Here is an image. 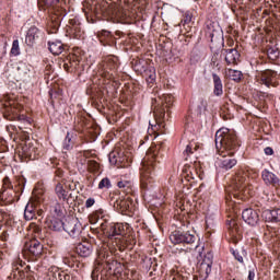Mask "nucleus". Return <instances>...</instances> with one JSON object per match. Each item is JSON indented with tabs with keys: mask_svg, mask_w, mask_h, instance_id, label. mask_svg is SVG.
<instances>
[{
	"mask_svg": "<svg viewBox=\"0 0 280 280\" xmlns=\"http://www.w3.org/2000/svg\"><path fill=\"white\" fill-rule=\"evenodd\" d=\"M215 148L222 170H233L237 165V160L234 159L235 150H237V136L235 131L229 128H221L215 133Z\"/></svg>",
	"mask_w": 280,
	"mask_h": 280,
	"instance_id": "obj_1",
	"label": "nucleus"
},
{
	"mask_svg": "<svg viewBox=\"0 0 280 280\" xmlns=\"http://www.w3.org/2000/svg\"><path fill=\"white\" fill-rule=\"evenodd\" d=\"M159 165V151L156 148L149 149L147 158L142 162L140 172V183L142 189H152L154 186V178L156 176L155 170Z\"/></svg>",
	"mask_w": 280,
	"mask_h": 280,
	"instance_id": "obj_2",
	"label": "nucleus"
},
{
	"mask_svg": "<svg viewBox=\"0 0 280 280\" xmlns=\"http://www.w3.org/2000/svg\"><path fill=\"white\" fill-rule=\"evenodd\" d=\"M248 173H246L244 170H240L235 177H234V183H233V189H234V198H244L242 196H246V189L248 185Z\"/></svg>",
	"mask_w": 280,
	"mask_h": 280,
	"instance_id": "obj_3",
	"label": "nucleus"
},
{
	"mask_svg": "<svg viewBox=\"0 0 280 280\" xmlns=\"http://www.w3.org/2000/svg\"><path fill=\"white\" fill-rule=\"evenodd\" d=\"M172 244H196L198 236L191 232L174 231L170 235Z\"/></svg>",
	"mask_w": 280,
	"mask_h": 280,
	"instance_id": "obj_4",
	"label": "nucleus"
},
{
	"mask_svg": "<svg viewBox=\"0 0 280 280\" xmlns=\"http://www.w3.org/2000/svg\"><path fill=\"white\" fill-rule=\"evenodd\" d=\"M63 231L70 234L71 237H80L84 228L78 218L69 217L65 222Z\"/></svg>",
	"mask_w": 280,
	"mask_h": 280,
	"instance_id": "obj_5",
	"label": "nucleus"
},
{
	"mask_svg": "<svg viewBox=\"0 0 280 280\" xmlns=\"http://www.w3.org/2000/svg\"><path fill=\"white\" fill-rule=\"evenodd\" d=\"M213 266V254L208 252L205 256L202 261L197 266L199 275L207 279L209 275H211V268Z\"/></svg>",
	"mask_w": 280,
	"mask_h": 280,
	"instance_id": "obj_6",
	"label": "nucleus"
},
{
	"mask_svg": "<svg viewBox=\"0 0 280 280\" xmlns=\"http://www.w3.org/2000/svg\"><path fill=\"white\" fill-rule=\"evenodd\" d=\"M279 78L280 75L275 70H265L260 72V81L265 86H279Z\"/></svg>",
	"mask_w": 280,
	"mask_h": 280,
	"instance_id": "obj_7",
	"label": "nucleus"
},
{
	"mask_svg": "<svg viewBox=\"0 0 280 280\" xmlns=\"http://www.w3.org/2000/svg\"><path fill=\"white\" fill-rule=\"evenodd\" d=\"M55 194L58 198V200H62V202H67V205H69V202H71V200H75V197L73 196V194H69V191H67V189H65V185L62 184V182H58L55 186Z\"/></svg>",
	"mask_w": 280,
	"mask_h": 280,
	"instance_id": "obj_8",
	"label": "nucleus"
},
{
	"mask_svg": "<svg viewBox=\"0 0 280 280\" xmlns=\"http://www.w3.org/2000/svg\"><path fill=\"white\" fill-rule=\"evenodd\" d=\"M242 219L249 226H256L259 222V212L255 209L247 208L243 210Z\"/></svg>",
	"mask_w": 280,
	"mask_h": 280,
	"instance_id": "obj_9",
	"label": "nucleus"
},
{
	"mask_svg": "<svg viewBox=\"0 0 280 280\" xmlns=\"http://www.w3.org/2000/svg\"><path fill=\"white\" fill-rule=\"evenodd\" d=\"M221 56L224 58L226 65H237V60H240V51L235 48H223Z\"/></svg>",
	"mask_w": 280,
	"mask_h": 280,
	"instance_id": "obj_10",
	"label": "nucleus"
},
{
	"mask_svg": "<svg viewBox=\"0 0 280 280\" xmlns=\"http://www.w3.org/2000/svg\"><path fill=\"white\" fill-rule=\"evenodd\" d=\"M117 57H108L103 65V75L105 78H113L115 71H117Z\"/></svg>",
	"mask_w": 280,
	"mask_h": 280,
	"instance_id": "obj_11",
	"label": "nucleus"
},
{
	"mask_svg": "<svg viewBox=\"0 0 280 280\" xmlns=\"http://www.w3.org/2000/svg\"><path fill=\"white\" fill-rule=\"evenodd\" d=\"M126 235V225L124 223H116L109 226L107 230V236L113 240V237H124Z\"/></svg>",
	"mask_w": 280,
	"mask_h": 280,
	"instance_id": "obj_12",
	"label": "nucleus"
},
{
	"mask_svg": "<svg viewBox=\"0 0 280 280\" xmlns=\"http://www.w3.org/2000/svg\"><path fill=\"white\" fill-rule=\"evenodd\" d=\"M30 78V68H27V65L21 62L19 63L16 70L14 71V79L16 82H24V80H27Z\"/></svg>",
	"mask_w": 280,
	"mask_h": 280,
	"instance_id": "obj_13",
	"label": "nucleus"
},
{
	"mask_svg": "<svg viewBox=\"0 0 280 280\" xmlns=\"http://www.w3.org/2000/svg\"><path fill=\"white\" fill-rule=\"evenodd\" d=\"M25 248L28 249V252L31 253V255H33V257H40V255H43V244L36 240L31 241L30 243L25 244Z\"/></svg>",
	"mask_w": 280,
	"mask_h": 280,
	"instance_id": "obj_14",
	"label": "nucleus"
},
{
	"mask_svg": "<svg viewBox=\"0 0 280 280\" xmlns=\"http://www.w3.org/2000/svg\"><path fill=\"white\" fill-rule=\"evenodd\" d=\"M79 257H91L93 245L89 242L79 243L75 247Z\"/></svg>",
	"mask_w": 280,
	"mask_h": 280,
	"instance_id": "obj_15",
	"label": "nucleus"
},
{
	"mask_svg": "<svg viewBox=\"0 0 280 280\" xmlns=\"http://www.w3.org/2000/svg\"><path fill=\"white\" fill-rule=\"evenodd\" d=\"M114 207H115V209H117V211H120V213H126L127 211H131L132 210V199H130V198L117 199L114 202Z\"/></svg>",
	"mask_w": 280,
	"mask_h": 280,
	"instance_id": "obj_16",
	"label": "nucleus"
},
{
	"mask_svg": "<svg viewBox=\"0 0 280 280\" xmlns=\"http://www.w3.org/2000/svg\"><path fill=\"white\" fill-rule=\"evenodd\" d=\"M38 38H40V30L33 26L26 33L25 43L26 45H28V47H33L36 40H38Z\"/></svg>",
	"mask_w": 280,
	"mask_h": 280,
	"instance_id": "obj_17",
	"label": "nucleus"
},
{
	"mask_svg": "<svg viewBox=\"0 0 280 280\" xmlns=\"http://www.w3.org/2000/svg\"><path fill=\"white\" fill-rule=\"evenodd\" d=\"M261 176L266 185H272L273 187H278V185H280L279 177L268 170H264Z\"/></svg>",
	"mask_w": 280,
	"mask_h": 280,
	"instance_id": "obj_18",
	"label": "nucleus"
},
{
	"mask_svg": "<svg viewBox=\"0 0 280 280\" xmlns=\"http://www.w3.org/2000/svg\"><path fill=\"white\" fill-rule=\"evenodd\" d=\"M46 226H48L50 231H65V222L56 217L48 218L46 220Z\"/></svg>",
	"mask_w": 280,
	"mask_h": 280,
	"instance_id": "obj_19",
	"label": "nucleus"
},
{
	"mask_svg": "<svg viewBox=\"0 0 280 280\" xmlns=\"http://www.w3.org/2000/svg\"><path fill=\"white\" fill-rule=\"evenodd\" d=\"M36 200H31L24 210V220H36Z\"/></svg>",
	"mask_w": 280,
	"mask_h": 280,
	"instance_id": "obj_20",
	"label": "nucleus"
},
{
	"mask_svg": "<svg viewBox=\"0 0 280 280\" xmlns=\"http://www.w3.org/2000/svg\"><path fill=\"white\" fill-rule=\"evenodd\" d=\"M117 187L120 189V191H122V194H126L127 196L135 191V184L132 180L121 179L117 183Z\"/></svg>",
	"mask_w": 280,
	"mask_h": 280,
	"instance_id": "obj_21",
	"label": "nucleus"
},
{
	"mask_svg": "<svg viewBox=\"0 0 280 280\" xmlns=\"http://www.w3.org/2000/svg\"><path fill=\"white\" fill-rule=\"evenodd\" d=\"M16 196V192L12 189H3L0 192V201L4 205H12L14 202V197Z\"/></svg>",
	"mask_w": 280,
	"mask_h": 280,
	"instance_id": "obj_22",
	"label": "nucleus"
},
{
	"mask_svg": "<svg viewBox=\"0 0 280 280\" xmlns=\"http://www.w3.org/2000/svg\"><path fill=\"white\" fill-rule=\"evenodd\" d=\"M48 49L54 56H60L65 51V46L60 40L48 42Z\"/></svg>",
	"mask_w": 280,
	"mask_h": 280,
	"instance_id": "obj_23",
	"label": "nucleus"
},
{
	"mask_svg": "<svg viewBox=\"0 0 280 280\" xmlns=\"http://www.w3.org/2000/svg\"><path fill=\"white\" fill-rule=\"evenodd\" d=\"M212 80H213V84H214V90H213L214 95H217V97L222 96L224 93L223 85H222V79H220V75L213 73Z\"/></svg>",
	"mask_w": 280,
	"mask_h": 280,
	"instance_id": "obj_24",
	"label": "nucleus"
},
{
	"mask_svg": "<svg viewBox=\"0 0 280 280\" xmlns=\"http://www.w3.org/2000/svg\"><path fill=\"white\" fill-rule=\"evenodd\" d=\"M78 257L75 256V254L68 252L66 254H63L62 256V261L66 266H69V268H73V266H75V261H77Z\"/></svg>",
	"mask_w": 280,
	"mask_h": 280,
	"instance_id": "obj_25",
	"label": "nucleus"
},
{
	"mask_svg": "<svg viewBox=\"0 0 280 280\" xmlns=\"http://www.w3.org/2000/svg\"><path fill=\"white\" fill-rule=\"evenodd\" d=\"M232 254L238 264H244V259H246L247 255L244 247H238L235 250H232Z\"/></svg>",
	"mask_w": 280,
	"mask_h": 280,
	"instance_id": "obj_26",
	"label": "nucleus"
},
{
	"mask_svg": "<svg viewBox=\"0 0 280 280\" xmlns=\"http://www.w3.org/2000/svg\"><path fill=\"white\" fill-rule=\"evenodd\" d=\"M228 75L230 80H233L234 82H240V80H242V71L240 70L229 69Z\"/></svg>",
	"mask_w": 280,
	"mask_h": 280,
	"instance_id": "obj_27",
	"label": "nucleus"
},
{
	"mask_svg": "<svg viewBox=\"0 0 280 280\" xmlns=\"http://www.w3.org/2000/svg\"><path fill=\"white\" fill-rule=\"evenodd\" d=\"M267 56H268L269 60H277V58H279V48L269 47L267 49Z\"/></svg>",
	"mask_w": 280,
	"mask_h": 280,
	"instance_id": "obj_28",
	"label": "nucleus"
},
{
	"mask_svg": "<svg viewBox=\"0 0 280 280\" xmlns=\"http://www.w3.org/2000/svg\"><path fill=\"white\" fill-rule=\"evenodd\" d=\"M66 189H69V191H75L78 189V186L80 185V182L75 180H62Z\"/></svg>",
	"mask_w": 280,
	"mask_h": 280,
	"instance_id": "obj_29",
	"label": "nucleus"
},
{
	"mask_svg": "<svg viewBox=\"0 0 280 280\" xmlns=\"http://www.w3.org/2000/svg\"><path fill=\"white\" fill-rule=\"evenodd\" d=\"M269 220L271 222H280V208H276L269 212Z\"/></svg>",
	"mask_w": 280,
	"mask_h": 280,
	"instance_id": "obj_30",
	"label": "nucleus"
},
{
	"mask_svg": "<svg viewBox=\"0 0 280 280\" xmlns=\"http://www.w3.org/2000/svg\"><path fill=\"white\" fill-rule=\"evenodd\" d=\"M113 185L110 184V179L108 177H104L100 183H98V189H110Z\"/></svg>",
	"mask_w": 280,
	"mask_h": 280,
	"instance_id": "obj_31",
	"label": "nucleus"
},
{
	"mask_svg": "<svg viewBox=\"0 0 280 280\" xmlns=\"http://www.w3.org/2000/svg\"><path fill=\"white\" fill-rule=\"evenodd\" d=\"M118 154H119V153H117V152H115V151H113V152L109 153L108 159H109V163H110L112 165H117V164L119 163V161H121V160H119Z\"/></svg>",
	"mask_w": 280,
	"mask_h": 280,
	"instance_id": "obj_32",
	"label": "nucleus"
},
{
	"mask_svg": "<svg viewBox=\"0 0 280 280\" xmlns=\"http://www.w3.org/2000/svg\"><path fill=\"white\" fill-rule=\"evenodd\" d=\"M12 56H20L21 49L19 48V39H14L11 47Z\"/></svg>",
	"mask_w": 280,
	"mask_h": 280,
	"instance_id": "obj_33",
	"label": "nucleus"
},
{
	"mask_svg": "<svg viewBox=\"0 0 280 280\" xmlns=\"http://www.w3.org/2000/svg\"><path fill=\"white\" fill-rule=\"evenodd\" d=\"M52 211H54V213H56L58 215V218H61V215L63 214L62 213V211H63L62 205L56 202L55 206L52 207Z\"/></svg>",
	"mask_w": 280,
	"mask_h": 280,
	"instance_id": "obj_34",
	"label": "nucleus"
},
{
	"mask_svg": "<svg viewBox=\"0 0 280 280\" xmlns=\"http://www.w3.org/2000/svg\"><path fill=\"white\" fill-rule=\"evenodd\" d=\"M191 19H194V14L186 12L182 20L183 25H189V23H191Z\"/></svg>",
	"mask_w": 280,
	"mask_h": 280,
	"instance_id": "obj_35",
	"label": "nucleus"
},
{
	"mask_svg": "<svg viewBox=\"0 0 280 280\" xmlns=\"http://www.w3.org/2000/svg\"><path fill=\"white\" fill-rule=\"evenodd\" d=\"M189 154H194V143H191V142L189 144H187V147L184 151V155L186 156L185 161L188 160Z\"/></svg>",
	"mask_w": 280,
	"mask_h": 280,
	"instance_id": "obj_36",
	"label": "nucleus"
},
{
	"mask_svg": "<svg viewBox=\"0 0 280 280\" xmlns=\"http://www.w3.org/2000/svg\"><path fill=\"white\" fill-rule=\"evenodd\" d=\"M71 148H73V145L71 144V138L69 136V133L66 136V139L63 141V150H71Z\"/></svg>",
	"mask_w": 280,
	"mask_h": 280,
	"instance_id": "obj_37",
	"label": "nucleus"
},
{
	"mask_svg": "<svg viewBox=\"0 0 280 280\" xmlns=\"http://www.w3.org/2000/svg\"><path fill=\"white\" fill-rule=\"evenodd\" d=\"M163 100H164L166 106H172V104H174V96L172 94L164 95Z\"/></svg>",
	"mask_w": 280,
	"mask_h": 280,
	"instance_id": "obj_38",
	"label": "nucleus"
},
{
	"mask_svg": "<svg viewBox=\"0 0 280 280\" xmlns=\"http://www.w3.org/2000/svg\"><path fill=\"white\" fill-rule=\"evenodd\" d=\"M65 176V171L57 168L55 171V180L56 183H60V180H58V178H62Z\"/></svg>",
	"mask_w": 280,
	"mask_h": 280,
	"instance_id": "obj_39",
	"label": "nucleus"
},
{
	"mask_svg": "<svg viewBox=\"0 0 280 280\" xmlns=\"http://www.w3.org/2000/svg\"><path fill=\"white\" fill-rule=\"evenodd\" d=\"M36 218H43V214L45 211H43V208H40V203L36 201V209H35Z\"/></svg>",
	"mask_w": 280,
	"mask_h": 280,
	"instance_id": "obj_40",
	"label": "nucleus"
},
{
	"mask_svg": "<svg viewBox=\"0 0 280 280\" xmlns=\"http://www.w3.org/2000/svg\"><path fill=\"white\" fill-rule=\"evenodd\" d=\"M13 277H20L23 279L25 277V272L23 270H20L19 267L13 268Z\"/></svg>",
	"mask_w": 280,
	"mask_h": 280,
	"instance_id": "obj_41",
	"label": "nucleus"
},
{
	"mask_svg": "<svg viewBox=\"0 0 280 280\" xmlns=\"http://www.w3.org/2000/svg\"><path fill=\"white\" fill-rule=\"evenodd\" d=\"M51 27H54V30H58V25H60V19L56 18V16H51Z\"/></svg>",
	"mask_w": 280,
	"mask_h": 280,
	"instance_id": "obj_42",
	"label": "nucleus"
},
{
	"mask_svg": "<svg viewBox=\"0 0 280 280\" xmlns=\"http://www.w3.org/2000/svg\"><path fill=\"white\" fill-rule=\"evenodd\" d=\"M3 189H12V183L10 182L9 177L3 179Z\"/></svg>",
	"mask_w": 280,
	"mask_h": 280,
	"instance_id": "obj_43",
	"label": "nucleus"
},
{
	"mask_svg": "<svg viewBox=\"0 0 280 280\" xmlns=\"http://www.w3.org/2000/svg\"><path fill=\"white\" fill-rule=\"evenodd\" d=\"M93 205H95V199L94 198L86 199V201H85L86 209H91V207H93Z\"/></svg>",
	"mask_w": 280,
	"mask_h": 280,
	"instance_id": "obj_44",
	"label": "nucleus"
},
{
	"mask_svg": "<svg viewBox=\"0 0 280 280\" xmlns=\"http://www.w3.org/2000/svg\"><path fill=\"white\" fill-rule=\"evenodd\" d=\"M265 154L267 156H272L275 154V150H272V148H270V147H267V148H265Z\"/></svg>",
	"mask_w": 280,
	"mask_h": 280,
	"instance_id": "obj_45",
	"label": "nucleus"
},
{
	"mask_svg": "<svg viewBox=\"0 0 280 280\" xmlns=\"http://www.w3.org/2000/svg\"><path fill=\"white\" fill-rule=\"evenodd\" d=\"M60 0H46V5H58Z\"/></svg>",
	"mask_w": 280,
	"mask_h": 280,
	"instance_id": "obj_46",
	"label": "nucleus"
},
{
	"mask_svg": "<svg viewBox=\"0 0 280 280\" xmlns=\"http://www.w3.org/2000/svg\"><path fill=\"white\" fill-rule=\"evenodd\" d=\"M149 80L150 82H154V80H156V74L152 72V70H150Z\"/></svg>",
	"mask_w": 280,
	"mask_h": 280,
	"instance_id": "obj_47",
	"label": "nucleus"
},
{
	"mask_svg": "<svg viewBox=\"0 0 280 280\" xmlns=\"http://www.w3.org/2000/svg\"><path fill=\"white\" fill-rule=\"evenodd\" d=\"M248 280H255V271H250L248 272Z\"/></svg>",
	"mask_w": 280,
	"mask_h": 280,
	"instance_id": "obj_48",
	"label": "nucleus"
},
{
	"mask_svg": "<svg viewBox=\"0 0 280 280\" xmlns=\"http://www.w3.org/2000/svg\"><path fill=\"white\" fill-rule=\"evenodd\" d=\"M92 280H97V271L92 272Z\"/></svg>",
	"mask_w": 280,
	"mask_h": 280,
	"instance_id": "obj_49",
	"label": "nucleus"
},
{
	"mask_svg": "<svg viewBox=\"0 0 280 280\" xmlns=\"http://www.w3.org/2000/svg\"><path fill=\"white\" fill-rule=\"evenodd\" d=\"M63 280H71V277L69 275H63Z\"/></svg>",
	"mask_w": 280,
	"mask_h": 280,
	"instance_id": "obj_50",
	"label": "nucleus"
},
{
	"mask_svg": "<svg viewBox=\"0 0 280 280\" xmlns=\"http://www.w3.org/2000/svg\"><path fill=\"white\" fill-rule=\"evenodd\" d=\"M215 35L214 34H211V43H213L215 39Z\"/></svg>",
	"mask_w": 280,
	"mask_h": 280,
	"instance_id": "obj_51",
	"label": "nucleus"
},
{
	"mask_svg": "<svg viewBox=\"0 0 280 280\" xmlns=\"http://www.w3.org/2000/svg\"><path fill=\"white\" fill-rule=\"evenodd\" d=\"M221 43H224V38L222 36L219 37Z\"/></svg>",
	"mask_w": 280,
	"mask_h": 280,
	"instance_id": "obj_52",
	"label": "nucleus"
},
{
	"mask_svg": "<svg viewBox=\"0 0 280 280\" xmlns=\"http://www.w3.org/2000/svg\"><path fill=\"white\" fill-rule=\"evenodd\" d=\"M49 95H50V97H54V93L52 92H49Z\"/></svg>",
	"mask_w": 280,
	"mask_h": 280,
	"instance_id": "obj_53",
	"label": "nucleus"
},
{
	"mask_svg": "<svg viewBox=\"0 0 280 280\" xmlns=\"http://www.w3.org/2000/svg\"><path fill=\"white\" fill-rule=\"evenodd\" d=\"M194 150H195V151L198 150V145L195 144Z\"/></svg>",
	"mask_w": 280,
	"mask_h": 280,
	"instance_id": "obj_54",
	"label": "nucleus"
},
{
	"mask_svg": "<svg viewBox=\"0 0 280 280\" xmlns=\"http://www.w3.org/2000/svg\"><path fill=\"white\" fill-rule=\"evenodd\" d=\"M20 119H25V116H20Z\"/></svg>",
	"mask_w": 280,
	"mask_h": 280,
	"instance_id": "obj_55",
	"label": "nucleus"
},
{
	"mask_svg": "<svg viewBox=\"0 0 280 280\" xmlns=\"http://www.w3.org/2000/svg\"><path fill=\"white\" fill-rule=\"evenodd\" d=\"M36 231H37V232L40 231V228H36Z\"/></svg>",
	"mask_w": 280,
	"mask_h": 280,
	"instance_id": "obj_56",
	"label": "nucleus"
},
{
	"mask_svg": "<svg viewBox=\"0 0 280 280\" xmlns=\"http://www.w3.org/2000/svg\"><path fill=\"white\" fill-rule=\"evenodd\" d=\"M232 235H235V232L232 230Z\"/></svg>",
	"mask_w": 280,
	"mask_h": 280,
	"instance_id": "obj_57",
	"label": "nucleus"
},
{
	"mask_svg": "<svg viewBox=\"0 0 280 280\" xmlns=\"http://www.w3.org/2000/svg\"><path fill=\"white\" fill-rule=\"evenodd\" d=\"M195 248H198V245H195Z\"/></svg>",
	"mask_w": 280,
	"mask_h": 280,
	"instance_id": "obj_58",
	"label": "nucleus"
}]
</instances>
